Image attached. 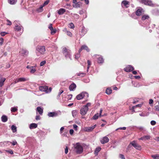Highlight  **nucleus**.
<instances>
[{
  "label": "nucleus",
  "instance_id": "obj_54",
  "mask_svg": "<svg viewBox=\"0 0 159 159\" xmlns=\"http://www.w3.org/2000/svg\"><path fill=\"white\" fill-rule=\"evenodd\" d=\"M7 25H11V22L10 21L8 20H7Z\"/></svg>",
  "mask_w": 159,
  "mask_h": 159
},
{
  "label": "nucleus",
  "instance_id": "obj_48",
  "mask_svg": "<svg viewBox=\"0 0 159 159\" xmlns=\"http://www.w3.org/2000/svg\"><path fill=\"white\" fill-rule=\"evenodd\" d=\"M46 63V61H41L40 63V66H43Z\"/></svg>",
  "mask_w": 159,
  "mask_h": 159
},
{
  "label": "nucleus",
  "instance_id": "obj_14",
  "mask_svg": "<svg viewBox=\"0 0 159 159\" xmlns=\"http://www.w3.org/2000/svg\"><path fill=\"white\" fill-rule=\"evenodd\" d=\"M6 79L5 78L2 77L0 75V87H2L4 85V82L5 81Z\"/></svg>",
  "mask_w": 159,
  "mask_h": 159
},
{
  "label": "nucleus",
  "instance_id": "obj_42",
  "mask_svg": "<svg viewBox=\"0 0 159 159\" xmlns=\"http://www.w3.org/2000/svg\"><path fill=\"white\" fill-rule=\"evenodd\" d=\"M146 131V129L142 127H140V131H142L143 132H144Z\"/></svg>",
  "mask_w": 159,
  "mask_h": 159
},
{
  "label": "nucleus",
  "instance_id": "obj_56",
  "mask_svg": "<svg viewBox=\"0 0 159 159\" xmlns=\"http://www.w3.org/2000/svg\"><path fill=\"white\" fill-rule=\"evenodd\" d=\"M52 89L51 87H50L49 89H48H48L47 90L46 93H48L51 92Z\"/></svg>",
  "mask_w": 159,
  "mask_h": 159
},
{
  "label": "nucleus",
  "instance_id": "obj_22",
  "mask_svg": "<svg viewBox=\"0 0 159 159\" xmlns=\"http://www.w3.org/2000/svg\"><path fill=\"white\" fill-rule=\"evenodd\" d=\"M150 138L151 137L150 135H146L141 138H140V139L142 140H149L150 139Z\"/></svg>",
  "mask_w": 159,
  "mask_h": 159
},
{
  "label": "nucleus",
  "instance_id": "obj_43",
  "mask_svg": "<svg viewBox=\"0 0 159 159\" xmlns=\"http://www.w3.org/2000/svg\"><path fill=\"white\" fill-rule=\"evenodd\" d=\"M69 27L71 29H73L75 26L72 23H70L69 24Z\"/></svg>",
  "mask_w": 159,
  "mask_h": 159
},
{
  "label": "nucleus",
  "instance_id": "obj_40",
  "mask_svg": "<svg viewBox=\"0 0 159 159\" xmlns=\"http://www.w3.org/2000/svg\"><path fill=\"white\" fill-rule=\"evenodd\" d=\"M87 63H88V66H87V71H88V70L89 69V68L90 67V66L91 65V62L90 61H89V60H88L87 61Z\"/></svg>",
  "mask_w": 159,
  "mask_h": 159
},
{
  "label": "nucleus",
  "instance_id": "obj_62",
  "mask_svg": "<svg viewBox=\"0 0 159 159\" xmlns=\"http://www.w3.org/2000/svg\"><path fill=\"white\" fill-rule=\"evenodd\" d=\"M91 105V103H87L84 106V107H86L87 108H88V107L90 106Z\"/></svg>",
  "mask_w": 159,
  "mask_h": 159
},
{
  "label": "nucleus",
  "instance_id": "obj_33",
  "mask_svg": "<svg viewBox=\"0 0 159 159\" xmlns=\"http://www.w3.org/2000/svg\"><path fill=\"white\" fill-rule=\"evenodd\" d=\"M64 31L67 34L68 36H70V37L72 36V34L69 31L67 30H66V28L64 29Z\"/></svg>",
  "mask_w": 159,
  "mask_h": 159
},
{
  "label": "nucleus",
  "instance_id": "obj_50",
  "mask_svg": "<svg viewBox=\"0 0 159 159\" xmlns=\"http://www.w3.org/2000/svg\"><path fill=\"white\" fill-rule=\"evenodd\" d=\"M3 42H4V39L2 38H0V45H2L3 44Z\"/></svg>",
  "mask_w": 159,
  "mask_h": 159
},
{
  "label": "nucleus",
  "instance_id": "obj_38",
  "mask_svg": "<svg viewBox=\"0 0 159 159\" xmlns=\"http://www.w3.org/2000/svg\"><path fill=\"white\" fill-rule=\"evenodd\" d=\"M72 113L73 116L74 117H75L76 116L77 112L76 110H74L72 111Z\"/></svg>",
  "mask_w": 159,
  "mask_h": 159
},
{
  "label": "nucleus",
  "instance_id": "obj_21",
  "mask_svg": "<svg viewBox=\"0 0 159 159\" xmlns=\"http://www.w3.org/2000/svg\"><path fill=\"white\" fill-rule=\"evenodd\" d=\"M37 111H38L39 114L42 115L43 112V109L39 107H37Z\"/></svg>",
  "mask_w": 159,
  "mask_h": 159
},
{
  "label": "nucleus",
  "instance_id": "obj_1",
  "mask_svg": "<svg viewBox=\"0 0 159 159\" xmlns=\"http://www.w3.org/2000/svg\"><path fill=\"white\" fill-rule=\"evenodd\" d=\"M74 151L77 154H80L83 151V146L80 143H77L73 144Z\"/></svg>",
  "mask_w": 159,
  "mask_h": 159
},
{
  "label": "nucleus",
  "instance_id": "obj_20",
  "mask_svg": "<svg viewBox=\"0 0 159 159\" xmlns=\"http://www.w3.org/2000/svg\"><path fill=\"white\" fill-rule=\"evenodd\" d=\"M66 11V10L63 8H61L58 11V14L60 15L64 14Z\"/></svg>",
  "mask_w": 159,
  "mask_h": 159
},
{
  "label": "nucleus",
  "instance_id": "obj_9",
  "mask_svg": "<svg viewBox=\"0 0 159 159\" xmlns=\"http://www.w3.org/2000/svg\"><path fill=\"white\" fill-rule=\"evenodd\" d=\"M134 70L133 67L131 65L127 66L124 69L125 71L127 72H129L133 71Z\"/></svg>",
  "mask_w": 159,
  "mask_h": 159
},
{
  "label": "nucleus",
  "instance_id": "obj_36",
  "mask_svg": "<svg viewBox=\"0 0 159 159\" xmlns=\"http://www.w3.org/2000/svg\"><path fill=\"white\" fill-rule=\"evenodd\" d=\"M152 157L154 159H159V155L156 154L155 155H152Z\"/></svg>",
  "mask_w": 159,
  "mask_h": 159
},
{
  "label": "nucleus",
  "instance_id": "obj_29",
  "mask_svg": "<svg viewBox=\"0 0 159 159\" xmlns=\"http://www.w3.org/2000/svg\"><path fill=\"white\" fill-rule=\"evenodd\" d=\"M76 75L77 76L83 77L85 75L86 73L82 72H80L79 73H77Z\"/></svg>",
  "mask_w": 159,
  "mask_h": 159
},
{
  "label": "nucleus",
  "instance_id": "obj_35",
  "mask_svg": "<svg viewBox=\"0 0 159 159\" xmlns=\"http://www.w3.org/2000/svg\"><path fill=\"white\" fill-rule=\"evenodd\" d=\"M34 67L31 66V68L30 72L32 74H34L36 71Z\"/></svg>",
  "mask_w": 159,
  "mask_h": 159
},
{
  "label": "nucleus",
  "instance_id": "obj_3",
  "mask_svg": "<svg viewBox=\"0 0 159 159\" xmlns=\"http://www.w3.org/2000/svg\"><path fill=\"white\" fill-rule=\"evenodd\" d=\"M85 97L86 98H88L89 94L86 92H83L78 95L76 97V98L77 100H80Z\"/></svg>",
  "mask_w": 159,
  "mask_h": 159
},
{
  "label": "nucleus",
  "instance_id": "obj_45",
  "mask_svg": "<svg viewBox=\"0 0 159 159\" xmlns=\"http://www.w3.org/2000/svg\"><path fill=\"white\" fill-rule=\"evenodd\" d=\"M17 110V109L16 107H12L11 108V111L12 112H15Z\"/></svg>",
  "mask_w": 159,
  "mask_h": 159
},
{
  "label": "nucleus",
  "instance_id": "obj_37",
  "mask_svg": "<svg viewBox=\"0 0 159 159\" xmlns=\"http://www.w3.org/2000/svg\"><path fill=\"white\" fill-rule=\"evenodd\" d=\"M43 6H40L39 8H38L37 10V11L39 12H42L43 11Z\"/></svg>",
  "mask_w": 159,
  "mask_h": 159
},
{
  "label": "nucleus",
  "instance_id": "obj_25",
  "mask_svg": "<svg viewBox=\"0 0 159 159\" xmlns=\"http://www.w3.org/2000/svg\"><path fill=\"white\" fill-rule=\"evenodd\" d=\"M87 30L84 27L82 28V29L81 30V35L82 36H84L86 33Z\"/></svg>",
  "mask_w": 159,
  "mask_h": 159
},
{
  "label": "nucleus",
  "instance_id": "obj_13",
  "mask_svg": "<svg viewBox=\"0 0 159 159\" xmlns=\"http://www.w3.org/2000/svg\"><path fill=\"white\" fill-rule=\"evenodd\" d=\"M123 5L125 8H128L129 6V2L126 0H124L121 3V5L122 7Z\"/></svg>",
  "mask_w": 159,
  "mask_h": 159
},
{
  "label": "nucleus",
  "instance_id": "obj_2",
  "mask_svg": "<svg viewBox=\"0 0 159 159\" xmlns=\"http://www.w3.org/2000/svg\"><path fill=\"white\" fill-rule=\"evenodd\" d=\"M36 53L38 55H43L46 52V48L44 46H38L36 48Z\"/></svg>",
  "mask_w": 159,
  "mask_h": 159
},
{
  "label": "nucleus",
  "instance_id": "obj_63",
  "mask_svg": "<svg viewBox=\"0 0 159 159\" xmlns=\"http://www.w3.org/2000/svg\"><path fill=\"white\" fill-rule=\"evenodd\" d=\"M74 16L76 19H78L79 18V16L77 14H74Z\"/></svg>",
  "mask_w": 159,
  "mask_h": 159
},
{
  "label": "nucleus",
  "instance_id": "obj_19",
  "mask_svg": "<svg viewBox=\"0 0 159 159\" xmlns=\"http://www.w3.org/2000/svg\"><path fill=\"white\" fill-rule=\"evenodd\" d=\"M81 4V2H79L75 4H74L73 5V6L74 8H78L80 7Z\"/></svg>",
  "mask_w": 159,
  "mask_h": 159
},
{
  "label": "nucleus",
  "instance_id": "obj_41",
  "mask_svg": "<svg viewBox=\"0 0 159 159\" xmlns=\"http://www.w3.org/2000/svg\"><path fill=\"white\" fill-rule=\"evenodd\" d=\"M101 148L100 147L96 148L95 151V153H98L101 150Z\"/></svg>",
  "mask_w": 159,
  "mask_h": 159
},
{
  "label": "nucleus",
  "instance_id": "obj_39",
  "mask_svg": "<svg viewBox=\"0 0 159 159\" xmlns=\"http://www.w3.org/2000/svg\"><path fill=\"white\" fill-rule=\"evenodd\" d=\"M148 115H149V113L148 112H145V113L143 112L140 115L141 116H148Z\"/></svg>",
  "mask_w": 159,
  "mask_h": 159
},
{
  "label": "nucleus",
  "instance_id": "obj_8",
  "mask_svg": "<svg viewBox=\"0 0 159 159\" xmlns=\"http://www.w3.org/2000/svg\"><path fill=\"white\" fill-rule=\"evenodd\" d=\"M29 79L27 78H19L16 79L15 83H17L19 82H24L26 81H28Z\"/></svg>",
  "mask_w": 159,
  "mask_h": 159
},
{
  "label": "nucleus",
  "instance_id": "obj_31",
  "mask_svg": "<svg viewBox=\"0 0 159 159\" xmlns=\"http://www.w3.org/2000/svg\"><path fill=\"white\" fill-rule=\"evenodd\" d=\"M21 54L26 55H27L29 53L28 51L24 49H22L21 51Z\"/></svg>",
  "mask_w": 159,
  "mask_h": 159
},
{
  "label": "nucleus",
  "instance_id": "obj_47",
  "mask_svg": "<svg viewBox=\"0 0 159 159\" xmlns=\"http://www.w3.org/2000/svg\"><path fill=\"white\" fill-rule=\"evenodd\" d=\"M8 33L5 32H2L0 33V34L2 36H4L5 35L7 34Z\"/></svg>",
  "mask_w": 159,
  "mask_h": 159
},
{
  "label": "nucleus",
  "instance_id": "obj_17",
  "mask_svg": "<svg viewBox=\"0 0 159 159\" xmlns=\"http://www.w3.org/2000/svg\"><path fill=\"white\" fill-rule=\"evenodd\" d=\"M76 86L75 84H72L69 87V90L70 91H73L76 88Z\"/></svg>",
  "mask_w": 159,
  "mask_h": 159
},
{
  "label": "nucleus",
  "instance_id": "obj_27",
  "mask_svg": "<svg viewBox=\"0 0 159 159\" xmlns=\"http://www.w3.org/2000/svg\"><path fill=\"white\" fill-rule=\"evenodd\" d=\"M149 18L148 15H144L142 16L141 17V20H144L146 19H148Z\"/></svg>",
  "mask_w": 159,
  "mask_h": 159
},
{
  "label": "nucleus",
  "instance_id": "obj_4",
  "mask_svg": "<svg viewBox=\"0 0 159 159\" xmlns=\"http://www.w3.org/2000/svg\"><path fill=\"white\" fill-rule=\"evenodd\" d=\"M141 2L144 4L149 6L152 7L156 6L155 4H153L151 0H141Z\"/></svg>",
  "mask_w": 159,
  "mask_h": 159
},
{
  "label": "nucleus",
  "instance_id": "obj_58",
  "mask_svg": "<svg viewBox=\"0 0 159 159\" xmlns=\"http://www.w3.org/2000/svg\"><path fill=\"white\" fill-rule=\"evenodd\" d=\"M51 33L52 34H54L56 32V30L55 29H53V30H51Z\"/></svg>",
  "mask_w": 159,
  "mask_h": 159
},
{
  "label": "nucleus",
  "instance_id": "obj_5",
  "mask_svg": "<svg viewBox=\"0 0 159 159\" xmlns=\"http://www.w3.org/2000/svg\"><path fill=\"white\" fill-rule=\"evenodd\" d=\"M62 52L66 57H70V51L67 49L66 47L63 48Z\"/></svg>",
  "mask_w": 159,
  "mask_h": 159
},
{
  "label": "nucleus",
  "instance_id": "obj_15",
  "mask_svg": "<svg viewBox=\"0 0 159 159\" xmlns=\"http://www.w3.org/2000/svg\"><path fill=\"white\" fill-rule=\"evenodd\" d=\"M47 89L48 86H41L39 87V90L43 92H45L46 93Z\"/></svg>",
  "mask_w": 159,
  "mask_h": 159
},
{
  "label": "nucleus",
  "instance_id": "obj_28",
  "mask_svg": "<svg viewBox=\"0 0 159 159\" xmlns=\"http://www.w3.org/2000/svg\"><path fill=\"white\" fill-rule=\"evenodd\" d=\"M17 0H8V2L10 4L14 5L16 3Z\"/></svg>",
  "mask_w": 159,
  "mask_h": 159
},
{
  "label": "nucleus",
  "instance_id": "obj_57",
  "mask_svg": "<svg viewBox=\"0 0 159 159\" xmlns=\"http://www.w3.org/2000/svg\"><path fill=\"white\" fill-rule=\"evenodd\" d=\"M126 129V128L125 127H120L119 128H118L117 129H116V130H117L119 129L125 130Z\"/></svg>",
  "mask_w": 159,
  "mask_h": 159
},
{
  "label": "nucleus",
  "instance_id": "obj_12",
  "mask_svg": "<svg viewBox=\"0 0 159 159\" xmlns=\"http://www.w3.org/2000/svg\"><path fill=\"white\" fill-rule=\"evenodd\" d=\"M97 126L96 125H95L93 126L89 127L87 128H86L85 129V130L86 132H91Z\"/></svg>",
  "mask_w": 159,
  "mask_h": 159
},
{
  "label": "nucleus",
  "instance_id": "obj_6",
  "mask_svg": "<svg viewBox=\"0 0 159 159\" xmlns=\"http://www.w3.org/2000/svg\"><path fill=\"white\" fill-rule=\"evenodd\" d=\"M94 56L96 57L99 56V57H97V62L99 64H102L104 62V60L102 56H99V55L98 54H95L94 55Z\"/></svg>",
  "mask_w": 159,
  "mask_h": 159
},
{
  "label": "nucleus",
  "instance_id": "obj_64",
  "mask_svg": "<svg viewBox=\"0 0 159 159\" xmlns=\"http://www.w3.org/2000/svg\"><path fill=\"white\" fill-rule=\"evenodd\" d=\"M78 127V126L75 124H74L73 125V128L75 130H77V128Z\"/></svg>",
  "mask_w": 159,
  "mask_h": 159
},
{
  "label": "nucleus",
  "instance_id": "obj_61",
  "mask_svg": "<svg viewBox=\"0 0 159 159\" xmlns=\"http://www.w3.org/2000/svg\"><path fill=\"white\" fill-rule=\"evenodd\" d=\"M136 15L137 16H139V9H138L135 12Z\"/></svg>",
  "mask_w": 159,
  "mask_h": 159
},
{
  "label": "nucleus",
  "instance_id": "obj_26",
  "mask_svg": "<svg viewBox=\"0 0 159 159\" xmlns=\"http://www.w3.org/2000/svg\"><path fill=\"white\" fill-rule=\"evenodd\" d=\"M2 120V122H5L7 120V116L3 115L1 117Z\"/></svg>",
  "mask_w": 159,
  "mask_h": 159
},
{
  "label": "nucleus",
  "instance_id": "obj_52",
  "mask_svg": "<svg viewBox=\"0 0 159 159\" xmlns=\"http://www.w3.org/2000/svg\"><path fill=\"white\" fill-rule=\"evenodd\" d=\"M139 107V104H137L135 106H134L132 107V110L133 111H135L134 109L135 108Z\"/></svg>",
  "mask_w": 159,
  "mask_h": 159
},
{
  "label": "nucleus",
  "instance_id": "obj_23",
  "mask_svg": "<svg viewBox=\"0 0 159 159\" xmlns=\"http://www.w3.org/2000/svg\"><path fill=\"white\" fill-rule=\"evenodd\" d=\"M38 125L35 123H31L30 126V128L31 129H35L37 127Z\"/></svg>",
  "mask_w": 159,
  "mask_h": 159
},
{
  "label": "nucleus",
  "instance_id": "obj_55",
  "mask_svg": "<svg viewBox=\"0 0 159 159\" xmlns=\"http://www.w3.org/2000/svg\"><path fill=\"white\" fill-rule=\"evenodd\" d=\"M68 147L67 146H66V148L65 149V153L66 154L68 153Z\"/></svg>",
  "mask_w": 159,
  "mask_h": 159
},
{
  "label": "nucleus",
  "instance_id": "obj_60",
  "mask_svg": "<svg viewBox=\"0 0 159 159\" xmlns=\"http://www.w3.org/2000/svg\"><path fill=\"white\" fill-rule=\"evenodd\" d=\"M119 157H120L122 159H125V157L124 155L123 154H120Z\"/></svg>",
  "mask_w": 159,
  "mask_h": 159
},
{
  "label": "nucleus",
  "instance_id": "obj_46",
  "mask_svg": "<svg viewBox=\"0 0 159 159\" xmlns=\"http://www.w3.org/2000/svg\"><path fill=\"white\" fill-rule=\"evenodd\" d=\"M49 2V0H47L46 1L43 3V6L44 7L45 6L48 5V4Z\"/></svg>",
  "mask_w": 159,
  "mask_h": 159
},
{
  "label": "nucleus",
  "instance_id": "obj_32",
  "mask_svg": "<svg viewBox=\"0 0 159 159\" xmlns=\"http://www.w3.org/2000/svg\"><path fill=\"white\" fill-rule=\"evenodd\" d=\"M112 90L108 88L106 89V93L108 95H109L112 93Z\"/></svg>",
  "mask_w": 159,
  "mask_h": 159
},
{
  "label": "nucleus",
  "instance_id": "obj_51",
  "mask_svg": "<svg viewBox=\"0 0 159 159\" xmlns=\"http://www.w3.org/2000/svg\"><path fill=\"white\" fill-rule=\"evenodd\" d=\"M48 28L50 30H53V28L52 26V24H49L48 26Z\"/></svg>",
  "mask_w": 159,
  "mask_h": 159
},
{
  "label": "nucleus",
  "instance_id": "obj_30",
  "mask_svg": "<svg viewBox=\"0 0 159 159\" xmlns=\"http://www.w3.org/2000/svg\"><path fill=\"white\" fill-rule=\"evenodd\" d=\"M11 129L13 133H15L17 131V128L16 126L14 125H12Z\"/></svg>",
  "mask_w": 159,
  "mask_h": 159
},
{
  "label": "nucleus",
  "instance_id": "obj_16",
  "mask_svg": "<svg viewBox=\"0 0 159 159\" xmlns=\"http://www.w3.org/2000/svg\"><path fill=\"white\" fill-rule=\"evenodd\" d=\"M48 116L50 117H56L58 116V114L56 112H50L48 113Z\"/></svg>",
  "mask_w": 159,
  "mask_h": 159
},
{
  "label": "nucleus",
  "instance_id": "obj_34",
  "mask_svg": "<svg viewBox=\"0 0 159 159\" xmlns=\"http://www.w3.org/2000/svg\"><path fill=\"white\" fill-rule=\"evenodd\" d=\"M99 116V114L98 113H97L95 114L92 117V119L93 120H96L98 119V117Z\"/></svg>",
  "mask_w": 159,
  "mask_h": 159
},
{
  "label": "nucleus",
  "instance_id": "obj_7",
  "mask_svg": "<svg viewBox=\"0 0 159 159\" xmlns=\"http://www.w3.org/2000/svg\"><path fill=\"white\" fill-rule=\"evenodd\" d=\"M88 110V108L84 106L80 110V113L83 116L85 115Z\"/></svg>",
  "mask_w": 159,
  "mask_h": 159
},
{
  "label": "nucleus",
  "instance_id": "obj_11",
  "mask_svg": "<svg viewBox=\"0 0 159 159\" xmlns=\"http://www.w3.org/2000/svg\"><path fill=\"white\" fill-rule=\"evenodd\" d=\"M83 50H85L87 52H89V48L86 45H83L80 48L79 50V52L80 53Z\"/></svg>",
  "mask_w": 159,
  "mask_h": 159
},
{
  "label": "nucleus",
  "instance_id": "obj_24",
  "mask_svg": "<svg viewBox=\"0 0 159 159\" xmlns=\"http://www.w3.org/2000/svg\"><path fill=\"white\" fill-rule=\"evenodd\" d=\"M14 29L16 31H20L21 30V26L20 25H16L15 26Z\"/></svg>",
  "mask_w": 159,
  "mask_h": 159
},
{
  "label": "nucleus",
  "instance_id": "obj_49",
  "mask_svg": "<svg viewBox=\"0 0 159 159\" xmlns=\"http://www.w3.org/2000/svg\"><path fill=\"white\" fill-rule=\"evenodd\" d=\"M144 12V11L142 8L140 7V14H143Z\"/></svg>",
  "mask_w": 159,
  "mask_h": 159
},
{
  "label": "nucleus",
  "instance_id": "obj_18",
  "mask_svg": "<svg viewBox=\"0 0 159 159\" xmlns=\"http://www.w3.org/2000/svg\"><path fill=\"white\" fill-rule=\"evenodd\" d=\"M131 145L134 147L135 148L137 149H139V146L136 143V142L134 141H132L131 142Z\"/></svg>",
  "mask_w": 159,
  "mask_h": 159
},
{
  "label": "nucleus",
  "instance_id": "obj_59",
  "mask_svg": "<svg viewBox=\"0 0 159 159\" xmlns=\"http://www.w3.org/2000/svg\"><path fill=\"white\" fill-rule=\"evenodd\" d=\"M156 124V122L154 120H152L151 121V124L152 125H154Z\"/></svg>",
  "mask_w": 159,
  "mask_h": 159
},
{
  "label": "nucleus",
  "instance_id": "obj_53",
  "mask_svg": "<svg viewBox=\"0 0 159 159\" xmlns=\"http://www.w3.org/2000/svg\"><path fill=\"white\" fill-rule=\"evenodd\" d=\"M63 91L61 89H60L59 90V92L58 93V96L59 97L60 96V95H61V94L62 93H63Z\"/></svg>",
  "mask_w": 159,
  "mask_h": 159
},
{
  "label": "nucleus",
  "instance_id": "obj_10",
  "mask_svg": "<svg viewBox=\"0 0 159 159\" xmlns=\"http://www.w3.org/2000/svg\"><path fill=\"white\" fill-rule=\"evenodd\" d=\"M109 141V139L106 136H105L100 139V142L102 144H103L108 142Z\"/></svg>",
  "mask_w": 159,
  "mask_h": 159
},
{
  "label": "nucleus",
  "instance_id": "obj_44",
  "mask_svg": "<svg viewBox=\"0 0 159 159\" xmlns=\"http://www.w3.org/2000/svg\"><path fill=\"white\" fill-rule=\"evenodd\" d=\"M80 53H79V52L78 53H76L75 55V59H78L79 58V57H80Z\"/></svg>",
  "mask_w": 159,
  "mask_h": 159
}]
</instances>
